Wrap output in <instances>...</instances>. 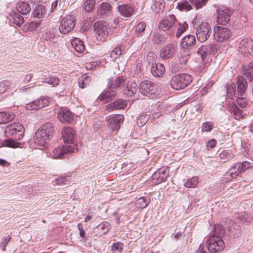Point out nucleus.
<instances>
[{
  "label": "nucleus",
  "instance_id": "obj_36",
  "mask_svg": "<svg viewBox=\"0 0 253 253\" xmlns=\"http://www.w3.org/2000/svg\"><path fill=\"white\" fill-rule=\"evenodd\" d=\"M235 157L234 153L231 150H223L219 154V157L223 162H227Z\"/></svg>",
  "mask_w": 253,
  "mask_h": 253
},
{
  "label": "nucleus",
  "instance_id": "obj_23",
  "mask_svg": "<svg viewBox=\"0 0 253 253\" xmlns=\"http://www.w3.org/2000/svg\"><path fill=\"white\" fill-rule=\"evenodd\" d=\"M75 134V131L70 126L64 127L61 131L62 137L65 143H73Z\"/></svg>",
  "mask_w": 253,
  "mask_h": 253
},
{
  "label": "nucleus",
  "instance_id": "obj_4",
  "mask_svg": "<svg viewBox=\"0 0 253 253\" xmlns=\"http://www.w3.org/2000/svg\"><path fill=\"white\" fill-rule=\"evenodd\" d=\"M217 14L216 21L218 24L226 25L229 24L231 16L234 13V10L224 5L218 6L216 9Z\"/></svg>",
  "mask_w": 253,
  "mask_h": 253
},
{
  "label": "nucleus",
  "instance_id": "obj_63",
  "mask_svg": "<svg viewBox=\"0 0 253 253\" xmlns=\"http://www.w3.org/2000/svg\"><path fill=\"white\" fill-rule=\"evenodd\" d=\"M217 144V141L215 139H211L208 141L207 144V147L211 149L214 148Z\"/></svg>",
  "mask_w": 253,
  "mask_h": 253
},
{
  "label": "nucleus",
  "instance_id": "obj_48",
  "mask_svg": "<svg viewBox=\"0 0 253 253\" xmlns=\"http://www.w3.org/2000/svg\"><path fill=\"white\" fill-rule=\"evenodd\" d=\"M71 179L70 175H66L65 176H61L60 177L56 178L55 180V182L56 184L59 185L61 184H68L71 182L70 180Z\"/></svg>",
  "mask_w": 253,
  "mask_h": 253
},
{
  "label": "nucleus",
  "instance_id": "obj_47",
  "mask_svg": "<svg viewBox=\"0 0 253 253\" xmlns=\"http://www.w3.org/2000/svg\"><path fill=\"white\" fill-rule=\"evenodd\" d=\"M196 10L205 6L209 0H188Z\"/></svg>",
  "mask_w": 253,
  "mask_h": 253
},
{
  "label": "nucleus",
  "instance_id": "obj_59",
  "mask_svg": "<svg viewBox=\"0 0 253 253\" xmlns=\"http://www.w3.org/2000/svg\"><path fill=\"white\" fill-rule=\"evenodd\" d=\"M43 39L47 41L55 42L54 40L55 39V38L53 33L48 32L43 35Z\"/></svg>",
  "mask_w": 253,
  "mask_h": 253
},
{
  "label": "nucleus",
  "instance_id": "obj_11",
  "mask_svg": "<svg viewBox=\"0 0 253 253\" xmlns=\"http://www.w3.org/2000/svg\"><path fill=\"white\" fill-rule=\"evenodd\" d=\"M51 101V98L48 96H41L36 100H34L25 106V108L28 110H38L47 106Z\"/></svg>",
  "mask_w": 253,
  "mask_h": 253
},
{
  "label": "nucleus",
  "instance_id": "obj_46",
  "mask_svg": "<svg viewBox=\"0 0 253 253\" xmlns=\"http://www.w3.org/2000/svg\"><path fill=\"white\" fill-rule=\"evenodd\" d=\"M253 166V163L245 161L242 163H237L236 167L237 168V169H240L241 173H242Z\"/></svg>",
  "mask_w": 253,
  "mask_h": 253
},
{
  "label": "nucleus",
  "instance_id": "obj_64",
  "mask_svg": "<svg viewBox=\"0 0 253 253\" xmlns=\"http://www.w3.org/2000/svg\"><path fill=\"white\" fill-rule=\"evenodd\" d=\"M83 42V41H81L80 39L76 38L72 40L71 44L72 46L74 47L80 44H82Z\"/></svg>",
  "mask_w": 253,
  "mask_h": 253
},
{
  "label": "nucleus",
  "instance_id": "obj_32",
  "mask_svg": "<svg viewBox=\"0 0 253 253\" xmlns=\"http://www.w3.org/2000/svg\"><path fill=\"white\" fill-rule=\"evenodd\" d=\"M15 115L12 112H0V124H6L12 121Z\"/></svg>",
  "mask_w": 253,
  "mask_h": 253
},
{
  "label": "nucleus",
  "instance_id": "obj_57",
  "mask_svg": "<svg viewBox=\"0 0 253 253\" xmlns=\"http://www.w3.org/2000/svg\"><path fill=\"white\" fill-rule=\"evenodd\" d=\"M149 118L150 116L148 114L140 116L137 122L138 126H143L148 121Z\"/></svg>",
  "mask_w": 253,
  "mask_h": 253
},
{
  "label": "nucleus",
  "instance_id": "obj_40",
  "mask_svg": "<svg viewBox=\"0 0 253 253\" xmlns=\"http://www.w3.org/2000/svg\"><path fill=\"white\" fill-rule=\"evenodd\" d=\"M188 28V24L186 22L183 23H179L178 27L175 34L176 38H179Z\"/></svg>",
  "mask_w": 253,
  "mask_h": 253
},
{
  "label": "nucleus",
  "instance_id": "obj_35",
  "mask_svg": "<svg viewBox=\"0 0 253 253\" xmlns=\"http://www.w3.org/2000/svg\"><path fill=\"white\" fill-rule=\"evenodd\" d=\"M176 8L180 11H188L193 8V6L189 0H182L177 2Z\"/></svg>",
  "mask_w": 253,
  "mask_h": 253
},
{
  "label": "nucleus",
  "instance_id": "obj_28",
  "mask_svg": "<svg viewBox=\"0 0 253 253\" xmlns=\"http://www.w3.org/2000/svg\"><path fill=\"white\" fill-rule=\"evenodd\" d=\"M39 129L44 133V135H46L50 139L52 138L55 131V127L52 123H46Z\"/></svg>",
  "mask_w": 253,
  "mask_h": 253
},
{
  "label": "nucleus",
  "instance_id": "obj_45",
  "mask_svg": "<svg viewBox=\"0 0 253 253\" xmlns=\"http://www.w3.org/2000/svg\"><path fill=\"white\" fill-rule=\"evenodd\" d=\"M95 6V0H85L84 2V9L87 12H91Z\"/></svg>",
  "mask_w": 253,
  "mask_h": 253
},
{
  "label": "nucleus",
  "instance_id": "obj_43",
  "mask_svg": "<svg viewBox=\"0 0 253 253\" xmlns=\"http://www.w3.org/2000/svg\"><path fill=\"white\" fill-rule=\"evenodd\" d=\"M190 54L187 50H183L178 56L179 62L181 64H185L190 58Z\"/></svg>",
  "mask_w": 253,
  "mask_h": 253
},
{
  "label": "nucleus",
  "instance_id": "obj_25",
  "mask_svg": "<svg viewBox=\"0 0 253 253\" xmlns=\"http://www.w3.org/2000/svg\"><path fill=\"white\" fill-rule=\"evenodd\" d=\"M118 10L120 14L126 18L131 16L135 11L134 7L130 4L119 5Z\"/></svg>",
  "mask_w": 253,
  "mask_h": 253
},
{
  "label": "nucleus",
  "instance_id": "obj_61",
  "mask_svg": "<svg viewBox=\"0 0 253 253\" xmlns=\"http://www.w3.org/2000/svg\"><path fill=\"white\" fill-rule=\"evenodd\" d=\"M165 42V38L162 35L158 36L155 38L154 40V44H161L164 43Z\"/></svg>",
  "mask_w": 253,
  "mask_h": 253
},
{
  "label": "nucleus",
  "instance_id": "obj_7",
  "mask_svg": "<svg viewBox=\"0 0 253 253\" xmlns=\"http://www.w3.org/2000/svg\"><path fill=\"white\" fill-rule=\"evenodd\" d=\"M232 35L231 30L226 27L217 26L214 28V38L219 42L227 41Z\"/></svg>",
  "mask_w": 253,
  "mask_h": 253
},
{
  "label": "nucleus",
  "instance_id": "obj_27",
  "mask_svg": "<svg viewBox=\"0 0 253 253\" xmlns=\"http://www.w3.org/2000/svg\"><path fill=\"white\" fill-rule=\"evenodd\" d=\"M236 80L237 89L238 94H246V91L248 87V82H249L248 81L246 78H245L242 76H238Z\"/></svg>",
  "mask_w": 253,
  "mask_h": 253
},
{
  "label": "nucleus",
  "instance_id": "obj_34",
  "mask_svg": "<svg viewBox=\"0 0 253 253\" xmlns=\"http://www.w3.org/2000/svg\"><path fill=\"white\" fill-rule=\"evenodd\" d=\"M10 16L11 17L10 21L13 22L17 26L20 27L23 24L24 22V18L19 13L13 11Z\"/></svg>",
  "mask_w": 253,
  "mask_h": 253
},
{
  "label": "nucleus",
  "instance_id": "obj_41",
  "mask_svg": "<svg viewBox=\"0 0 253 253\" xmlns=\"http://www.w3.org/2000/svg\"><path fill=\"white\" fill-rule=\"evenodd\" d=\"M42 82L51 84L53 86H55L59 84L60 80L57 77L54 76H51L43 79Z\"/></svg>",
  "mask_w": 253,
  "mask_h": 253
},
{
  "label": "nucleus",
  "instance_id": "obj_30",
  "mask_svg": "<svg viewBox=\"0 0 253 253\" xmlns=\"http://www.w3.org/2000/svg\"><path fill=\"white\" fill-rule=\"evenodd\" d=\"M244 75L249 83L253 81V62L243 67Z\"/></svg>",
  "mask_w": 253,
  "mask_h": 253
},
{
  "label": "nucleus",
  "instance_id": "obj_17",
  "mask_svg": "<svg viewBox=\"0 0 253 253\" xmlns=\"http://www.w3.org/2000/svg\"><path fill=\"white\" fill-rule=\"evenodd\" d=\"M59 120L63 123H71L74 119L73 114L67 108H60L57 112Z\"/></svg>",
  "mask_w": 253,
  "mask_h": 253
},
{
  "label": "nucleus",
  "instance_id": "obj_31",
  "mask_svg": "<svg viewBox=\"0 0 253 253\" xmlns=\"http://www.w3.org/2000/svg\"><path fill=\"white\" fill-rule=\"evenodd\" d=\"M151 71L154 76L161 77L164 74L165 68L162 64L154 63L152 65Z\"/></svg>",
  "mask_w": 253,
  "mask_h": 253
},
{
  "label": "nucleus",
  "instance_id": "obj_37",
  "mask_svg": "<svg viewBox=\"0 0 253 253\" xmlns=\"http://www.w3.org/2000/svg\"><path fill=\"white\" fill-rule=\"evenodd\" d=\"M150 202V199L141 197L136 202V207L138 208L143 209L147 207Z\"/></svg>",
  "mask_w": 253,
  "mask_h": 253
},
{
  "label": "nucleus",
  "instance_id": "obj_12",
  "mask_svg": "<svg viewBox=\"0 0 253 253\" xmlns=\"http://www.w3.org/2000/svg\"><path fill=\"white\" fill-rule=\"evenodd\" d=\"M215 46L214 44H204L201 46L197 50V54L200 56L202 61L207 58L208 59L214 56Z\"/></svg>",
  "mask_w": 253,
  "mask_h": 253
},
{
  "label": "nucleus",
  "instance_id": "obj_39",
  "mask_svg": "<svg viewBox=\"0 0 253 253\" xmlns=\"http://www.w3.org/2000/svg\"><path fill=\"white\" fill-rule=\"evenodd\" d=\"M199 178L198 176H193L188 179L184 183V186L186 188H195L198 184Z\"/></svg>",
  "mask_w": 253,
  "mask_h": 253
},
{
  "label": "nucleus",
  "instance_id": "obj_15",
  "mask_svg": "<svg viewBox=\"0 0 253 253\" xmlns=\"http://www.w3.org/2000/svg\"><path fill=\"white\" fill-rule=\"evenodd\" d=\"M239 49L241 53L252 55L253 53V40L249 37L243 39L239 43Z\"/></svg>",
  "mask_w": 253,
  "mask_h": 253
},
{
  "label": "nucleus",
  "instance_id": "obj_42",
  "mask_svg": "<svg viewBox=\"0 0 253 253\" xmlns=\"http://www.w3.org/2000/svg\"><path fill=\"white\" fill-rule=\"evenodd\" d=\"M146 28V24L143 22L139 23L135 27V32L137 37L142 36Z\"/></svg>",
  "mask_w": 253,
  "mask_h": 253
},
{
  "label": "nucleus",
  "instance_id": "obj_29",
  "mask_svg": "<svg viewBox=\"0 0 253 253\" xmlns=\"http://www.w3.org/2000/svg\"><path fill=\"white\" fill-rule=\"evenodd\" d=\"M16 9L19 13L26 15L31 10L30 4L25 1H20L16 4Z\"/></svg>",
  "mask_w": 253,
  "mask_h": 253
},
{
  "label": "nucleus",
  "instance_id": "obj_62",
  "mask_svg": "<svg viewBox=\"0 0 253 253\" xmlns=\"http://www.w3.org/2000/svg\"><path fill=\"white\" fill-rule=\"evenodd\" d=\"M225 87L227 88L226 92L228 95H229V94L230 95H232V94H234L235 93V84H231V86L229 87H227V85H226Z\"/></svg>",
  "mask_w": 253,
  "mask_h": 253
},
{
  "label": "nucleus",
  "instance_id": "obj_60",
  "mask_svg": "<svg viewBox=\"0 0 253 253\" xmlns=\"http://www.w3.org/2000/svg\"><path fill=\"white\" fill-rule=\"evenodd\" d=\"M78 229L80 231L79 234H80V237L83 240H86V236H85V231H84V230L83 229V225H82V223H79L78 224Z\"/></svg>",
  "mask_w": 253,
  "mask_h": 253
},
{
  "label": "nucleus",
  "instance_id": "obj_54",
  "mask_svg": "<svg viewBox=\"0 0 253 253\" xmlns=\"http://www.w3.org/2000/svg\"><path fill=\"white\" fill-rule=\"evenodd\" d=\"M43 9V4H39L36 5L35 9H34L32 16L34 17H36L38 18H41V12L42 13V10Z\"/></svg>",
  "mask_w": 253,
  "mask_h": 253
},
{
  "label": "nucleus",
  "instance_id": "obj_26",
  "mask_svg": "<svg viewBox=\"0 0 253 253\" xmlns=\"http://www.w3.org/2000/svg\"><path fill=\"white\" fill-rule=\"evenodd\" d=\"M126 78L124 76H120L117 77L115 80H113L112 78L108 80V86H110L116 91L121 88L122 85H124Z\"/></svg>",
  "mask_w": 253,
  "mask_h": 253
},
{
  "label": "nucleus",
  "instance_id": "obj_56",
  "mask_svg": "<svg viewBox=\"0 0 253 253\" xmlns=\"http://www.w3.org/2000/svg\"><path fill=\"white\" fill-rule=\"evenodd\" d=\"M10 85L8 81L5 80L0 82V94L5 92Z\"/></svg>",
  "mask_w": 253,
  "mask_h": 253
},
{
  "label": "nucleus",
  "instance_id": "obj_22",
  "mask_svg": "<svg viewBox=\"0 0 253 253\" xmlns=\"http://www.w3.org/2000/svg\"><path fill=\"white\" fill-rule=\"evenodd\" d=\"M50 140L49 137H48L46 135H44V133L39 129L36 131L34 137L35 143L43 148H45L47 146Z\"/></svg>",
  "mask_w": 253,
  "mask_h": 253
},
{
  "label": "nucleus",
  "instance_id": "obj_8",
  "mask_svg": "<svg viewBox=\"0 0 253 253\" xmlns=\"http://www.w3.org/2000/svg\"><path fill=\"white\" fill-rule=\"evenodd\" d=\"M93 29L100 37V40L104 41L105 37L109 34L110 30L108 22L103 21H98L93 24Z\"/></svg>",
  "mask_w": 253,
  "mask_h": 253
},
{
  "label": "nucleus",
  "instance_id": "obj_55",
  "mask_svg": "<svg viewBox=\"0 0 253 253\" xmlns=\"http://www.w3.org/2000/svg\"><path fill=\"white\" fill-rule=\"evenodd\" d=\"M214 127V124L211 122H206L203 124L202 126V132H209L211 131Z\"/></svg>",
  "mask_w": 253,
  "mask_h": 253
},
{
  "label": "nucleus",
  "instance_id": "obj_18",
  "mask_svg": "<svg viewBox=\"0 0 253 253\" xmlns=\"http://www.w3.org/2000/svg\"><path fill=\"white\" fill-rule=\"evenodd\" d=\"M117 92L110 86H108L99 96L100 101L105 103L110 102L117 96Z\"/></svg>",
  "mask_w": 253,
  "mask_h": 253
},
{
  "label": "nucleus",
  "instance_id": "obj_3",
  "mask_svg": "<svg viewBox=\"0 0 253 253\" xmlns=\"http://www.w3.org/2000/svg\"><path fill=\"white\" fill-rule=\"evenodd\" d=\"M193 80L192 77L186 73H180L173 76L170 81L171 87L175 90H181L189 85Z\"/></svg>",
  "mask_w": 253,
  "mask_h": 253
},
{
  "label": "nucleus",
  "instance_id": "obj_10",
  "mask_svg": "<svg viewBox=\"0 0 253 253\" xmlns=\"http://www.w3.org/2000/svg\"><path fill=\"white\" fill-rule=\"evenodd\" d=\"M75 25L73 16L68 15L61 20L59 30L61 33L66 34L73 30Z\"/></svg>",
  "mask_w": 253,
  "mask_h": 253
},
{
  "label": "nucleus",
  "instance_id": "obj_1",
  "mask_svg": "<svg viewBox=\"0 0 253 253\" xmlns=\"http://www.w3.org/2000/svg\"><path fill=\"white\" fill-rule=\"evenodd\" d=\"M25 128L22 124L15 122L7 125L5 128L4 133L7 139L0 143V148L7 147L12 148L21 147V143L16 140H20L23 137Z\"/></svg>",
  "mask_w": 253,
  "mask_h": 253
},
{
  "label": "nucleus",
  "instance_id": "obj_2",
  "mask_svg": "<svg viewBox=\"0 0 253 253\" xmlns=\"http://www.w3.org/2000/svg\"><path fill=\"white\" fill-rule=\"evenodd\" d=\"M229 232L230 235L227 234L229 237H231L232 232H231L228 229H226L222 225L217 224L214 225L212 231V234L210 236L207 241V248L212 253L220 252L224 248V242L223 238L225 239L227 232Z\"/></svg>",
  "mask_w": 253,
  "mask_h": 253
},
{
  "label": "nucleus",
  "instance_id": "obj_6",
  "mask_svg": "<svg viewBox=\"0 0 253 253\" xmlns=\"http://www.w3.org/2000/svg\"><path fill=\"white\" fill-rule=\"evenodd\" d=\"M212 34L211 25L207 22H203L196 27V34L197 40L201 42L208 40Z\"/></svg>",
  "mask_w": 253,
  "mask_h": 253
},
{
  "label": "nucleus",
  "instance_id": "obj_33",
  "mask_svg": "<svg viewBox=\"0 0 253 253\" xmlns=\"http://www.w3.org/2000/svg\"><path fill=\"white\" fill-rule=\"evenodd\" d=\"M165 6L164 0H155L151 6V8L155 12L160 13L163 12Z\"/></svg>",
  "mask_w": 253,
  "mask_h": 253
},
{
  "label": "nucleus",
  "instance_id": "obj_13",
  "mask_svg": "<svg viewBox=\"0 0 253 253\" xmlns=\"http://www.w3.org/2000/svg\"><path fill=\"white\" fill-rule=\"evenodd\" d=\"M74 147L71 145H62L55 148L52 151V156L54 159H62L66 155L73 152Z\"/></svg>",
  "mask_w": 253,
  "mask_h": 253
},
{
  "label": "nucleus",
  "instance_id": "obj_19",
  "mask_svg": "<svg viewBox=\"0 0 253 253\" xmlns=\"http://www.w3.org/2000/svg\"><path fill=\"white\" fill-rule=\"evenodd\" d=\"M169 176V169L168 168L163 167L158 169L152 175V180H156L158 184L165 181Z\"/></svg>",
  "mask_w": 253,
  "mask_h": 253
},
{
  "label": "nucleus",
  "instance_id": "obj_21",
  "mask_svg": "<svg viewBox=\"0 0 253 253\" xmlns=\"http://www.w3.org/2000/svg\"><path fill=\"white\" fill-rule=\"evenodd\" d=\"M126 106V100L119 98L106 105V110L108 112H110L114 110L124 109Z\"/></svg>",
  "mask_w": 253,
  "mask_h": 253
},
{
  "label": "nucleus",
  "instance_id": "obj_5",
  "mask_svg": "<svg viewBox=\"0 0 253 253\" xmlns=\"http://www.w3.org/2000/svg\"><path fill=\"white\" fill-rule=\"evenodd\" d=\"M124 120V117L121 114H113L106 118L107 126L112 133L116 134L120 128L122 123Z\"/></svg>",
  "mask_w": 253,
  "mask_h": 253
},
{
  "label": "nucleus",
  "instance_id": "obj_16",
  "mask_svg": "<svg viewBox=\"0 0 253 253\" xmlns=\"http://www.w3.org/2000/svg\"><path fill=\"white\" fill-rule=\"evenodd\" d=\"M112 7L111 4L108 2L101 3L97 9V15L103 19L111 16L112 13Z\"/></svg>",
  "mask_w": 253,
  "mask_h": 253
},
{
  "label": "nucleus",
  "instance_id": "obj_24",
  "mask_svg": "<svg viewBox=\"0 0 253 253\" xmlns=\"http://www.w3.org/2000/svg\"><path fill=\"white\" fill-rule=\"evenodd\" d=\"M176 21L175 16L173 14L166 16L159 23V28L164 31L169 30Z\"/></svg>",
  "mask_w": 253,
  "mask_h": 253
},
{
  "label": "nucleus",
  "instance_id": "obj_49",
  "mask_svg": "<svg viewBox=\"0 0 253 253\" xmlns=\"http://www.w3.org/2000/svg\"><path fill=\"white\" fill-rule=\"evenodd\" d=\"M236 163L226 173L227 175H229L231 178H236L237 176L239 175V174L241 173L240 169H237V168H236Z\"/></svg>",
  "mask_w": 253,
  "mask_h": 253
},
{
  "label": "nucleus",
  "instance_id": "obj_38",
  "mask_svg": "<svg viewBox=\"0 0 253 253\" xmlns=\"http://www.w3.org/2000/svg\"><path fill=\"white\" fill-rule=\"evenodd\" d=\"M246 94H238L236 98L237 105L242 108H246L248 105V99Z\"/></svg>",
  "mask_w": 253,
  "mask_h": 253
},
{
  "label": "nucleus",
  "instance_id": "obj_20",
  "mask_svg": "<svg viewBox=\"0 0 253 253\" xmlns=\"http://www.w3.org/2000/svg\"><path fill=\"white\" fill-rule=\"evenodd\" d=\"M196 43L194 35L188 34L181 39L180 47L184 49H191Z\"/></svg>",
  "mask_w": 253,
  "mask_h": 253
},
{
  "label": "nucleus",
  "instance_id": "obj_58",
  "mask_svg": "<svg viewBox=\"0 0 253 253\" xmlns=\"http://www.w3.org/2000/svg\"><path fill=\"white\" fill-rule=\"evenodd\" d=\"M11 240V237L10 236L2 238V241L0 244V247L2 251H5L6 250V247Z\"/></svg>",
  "mask_w": 253,
  "mask_h": 253
},
{
  "label": "nucleus",
  "instance_id": "obj_14",
  "mask_svg": "<svg viewBox=\"0 0 253 253\" xmlns=\"http://www.w3.org/2000/svg\"><path fill=\"white\" fill-rule=\"evenodd\" d=\"M177 51V46L174 43H169L163 46L160 51V57L163 60L172 58Z\"/></svg>",
  "mask_w": 253,
  "mask_h": 253
},
{
  "label": "nucleus",
  "instance_id": "obj_50",
  "mask_svg": "<svg viewBox=\"0 0 253 253\" xmlns=\"http://www.w3.org/2000/svg\"><path fill=\"white\" fill-rule=\"evenodd\" d=\"M123 46L121 45H119L117 46L111 52L110 56L112 58L114 59H118L121 55L122 54V47Z\"/></svg>",
  "mask_w": 253,
  "mask_h": 253
},
{
  "label": "nucleus",
  "instance_id": "obj_52",
  "mask_svg": "<svg viewBox=\"0 0 253 253\" xmlns=\"http://www.w3.org/2000/svg\"><path fill=\"white\" fill-rule=\"evenodd\" d=\"M96 228L100 230L103 232V234H105L110 229V224L107 222H103L99 224Z\"/></svg>",
  "mask_w": 253,
  "mask_h": 253
},
{
  "label": "nucleus",
  "instance_id": "obj_51",
  "mask_svg": "<svg viewBox=\"0 0 253 253\" xmlns=\"http://www.w3.org/2000/svg\"><path fill=\"white\" fill-rule=\"evenodd\" d=\"M124 244L120 242L114 243L111 247V251L113 253L118 252V253H122L124 251Z\"/></svg>",
  "mask_w": 253,
  "mask_h": 253
},
{
  "label": "nucleus",
  "instance_id": "obj_44",
  "mask_svg": "<svg viewBox=\"0 0 253 253\" xmlns=\"http://www.w3.org/2000/svg\"><path fill=\"white\" fill-rule=\"evenodd\" d=\"M123 94L126 97H131L136 92V88L135 86H129L127 85L122 91Z\"/></svg>",
  "mask_w": 253,
  "mask_h": 253
},
{
  "label": "nucleus",
  "instance_id": "obj_53",
  "mask_svg": "<svg viewBox=\"0 0 253 253\" xmlns=\"http://www.w3.org/2000/svg\"><path fill=\"white\" fill-rule=\"evenodd\" d=\"M231 112L235 116L242 118L243 116L242 111L237 107L235 104H233L230 107Z\"/></svg>",
  "mask_w": 253,
  "mask_h": 253
},
{
  "label": "nucleus",
  "instance_id": "obj_9",
  "mask_svg": "<svg viewBox=\"0 0 253 253\" xmlns=\"http://www.w3.org/2000/svg\"><path fill=\"white\" fill-rule=\"evenodd\" d=\"M139 91L143 95L150 97L157 93L158 89L154 83L148 80L142 82L139 85Z\"/></svg>",
  "mask_w": 253,
  "mask_h": 253
}]
</instances>
